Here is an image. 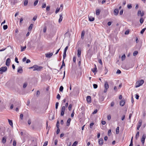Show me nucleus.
Instances as JSON below:
<instances>
[{"mask_svg": "<svg viewBox=\"0 0 146 146\" xmlns=\"http://www.w3.org/2000/svg\"><path fill=\"white\" fill-rule=\"evenodd\" d=\"M145 29H146L145 28H144L143 29H142L140 32L141 33V34H143L144 33V32Z\"/></svg>", "mask_w": 146, "mask_h": 146, "instance_id": "obj_41", "label": "nucleus"}, {"mask_svg": "<svg viewBox=\"0 0 146 146\" xmlns=\"http://www.w3.org/2000/svg\"><path fill=\"white\" fill-rule=\"evenodd\" d=\"M68 46H66L64 49V52H66V51L68 49Z\"/></svg>", "mask_w": 146, "mask_h": 146, "instance_id": "obj_61", "label": "nucleus"}, {"mask_svg": "<svg viewBox=\"0 0 146 146\" xmlns=\"http://www.w3.org/2000/svg\"><path fill=\"white\" fill-rule=\"evenodd\" d=\"M89 20L90 21H93L94 20V18L90 16L88 17Z\"/></svg>", "mask_w": 146, "mask_h": 146, "instance_id": "obj_20", "label": "nucleus"}, {"mask_svg": "<svg viewBox=\"0 0 146 146\" xmlns=\"http://www.w3.org/2000/svg\"><path fill=\"white\" fill-rule=\"evenodd\" d=\"M60 10H61L60 8H57L55 11V13H58L59 12Z\"/></svg>", "mask_w": 146, "mask_h": 146, "instance_id": "obj_32", "label": "nucleus"}, {"mask_svg": "<svg viewBox=\"0 0 146 146\" xmlns=\"http://www.w3.org/2000/svg\"><path fill=\"white\" fill-rule=\"evenodd\" d=\"M138 51H134L133 53V56H135L138 54Z\"/></svg>", "mask_w": 146, "mask_h": 146, "instance_id": "obj_37", "label": "nucleus"}, {"mask_svg": "<svg viewBox=\"0 0 146 146\" xmlns=\"http://www.w3.org/2000/svg\"><path fill=\"white\" fill-rule=\"evenodd\" d=\"M107 119L108 120H110L111 119V116L110 115H108L107 117Z\"/></svg>", "mask_w": 146, "mask_h": 146, "instance_id": "obj_49", "label": "nucleus"}, {"mask_svg": "<svg viewBox=\"0 0 146 146\" xmlns=\"http://www.w3.org/2000/svg\"><path fill=\"white\" fill-rule=\"evenodd\" d=\"M98 112V110L96 109L93 112L92 114H94Z\"/></svg>", "mask_w": 146, "mask_h": 146, "instance_id": "obj_58", "label": "nucleus"}, {"mask_svg": "<svg viewBox=\"0 0 146 146\" xmlns=\"http://www.w3.org/2000/svg\"><path fill=\"white\" fill-rule=\"evenodd\" d=\"M65 110V106H63L62 107L61 110L60 115L63 116L64 114V111Z\"/></svg>", "mask_w": 146, "mask_h": 146, "instance_id": "obj_4", "label": "nucleus"}, {"mask_svg": "<svg viewBox=\"0 0 146 146\" xmlns=\"http://www.w3.org/2000/svg\"><path fill=\"white\" fill-rule=\"evenodd\" d=\"M48 142L47 141H46L44 143L43 146H46L48 144Z\"/></svg>", "mask_w": 146, "mask_h": 146, "instance_id": "obj_54", "label": "nucleus"}, {"mask_svg": "<svg viewBox=\"0 0 146 146\" xmlns=\"http://www.w3.org/2000/svg\"><path fill=\"white\" fill-rule=\"evenodd\" d=\"M72 105L71 104H70L68 106V110L69 111H70L72 109Z\"/></svg>", "mask_w": 146, "mask_h": 146, "instance_id": "obj_43", "label": "nucleus"}, {"mask_svg": "<svg viewBox=\"0 0 146 146\" xmlns=\"http://www.w3.org/2000/svg\"><path fill=\"white\" fill-rule=\"evenodd\" d=\"M139 132H138L136 135L135 136V138L136 140H137L138 138L139 137Z\"/></svg>", "mask_w": 146, "mask_h": 146, "instance_id": "obj_24", "label": "nucleus"}, {"mask_svg": "<svg viewBox=\"0 0 146 146\" xmlns=\"http://www.w3.org/2000/svg\"><path fill=\"white\" fill-rule=\"evenodd\" d=\"M121 71L119 70H117L116 72V73L118 74H120L121 73Z\"/></svg>", "mask_w": 146, "mask_h": 146, "instance_id": "obj_55", "label": "nucleus"}, {"mask_svg": "<svg viewBox=\"0 0 146 146\" xmlns=\"http://www.w3.org/2000/svg\"><path fill=\"white\" fill-rule=\"evenodd\" d=\"M71 121L70 118H69L67 120L66 122V125L67 126H69L70 125V122Z\"/></svg>", "mask_w": 146, "mask_h": 146, "instance_id": "obj_19", "label": "nucleus"}, {"mask_svg": "<svg viewBox=\"0 0 146 146\" xmlns=\"http://www.w3.org/2000/svg\"><path fill=\"white\" fill-rule=\"evenodd\" d=\"M104 97L102 96H100L99 100L100 102H102L104 100Z\"/></svg>", "mask_w": 146, "mask_h": 146, "instance_id": "obj_17", "label": "nucleus"}, {"mask_svg": "<svg viewBox=\"0 0 146 146\" xmlns=\"http://www.w3.org/2000/svg\"><path fill=\"white\" fill-rule=\"evenodd\" d=\"M142 122L141 121H139L138 122V124L137 127V130H139L140 127L142 125Z\"/></svg>", "mask_w": 146, "mask_h": 146, "instance_id": "obj_10", "label": "nucleus"}, {"mask_svg": "<svg viewBox=\"0 0 146 146\" xmlns=\"http://www.w3.org/2000/svg\"><path fill=\"white\" fill-rule=\"evenodd\" d=\"M104 141L103 139L100 138L99 139L98 143L100 145H102L104 143Z\"/></svg>", "mask_w": 146, "mask_h": 146, "instance_id": "obj_8", "label": "nucleus"}, {"mask_svg": "<svg viewBox=\"0 0 146 146\" xmlns=\"http://www.w3.org/2000/svg\"><path fill=\"white\" fill-rule=\"evenodd\" d=\"M125 115H123L122 116L121 118V119L122 121H123L125 118Z\"/></svg>", "mask_w": 146, "mask_h": 146, "instance_id": "obj_59", "label": "nucleus"}, {"mask_svg": "<svg viewBox=\"0 0 146 146\" xmlns=\"http://www.w3.org/2000/svg\"><path fill=\"white\" fill-rule=\"evenodd\" d=\"M40 92L39 90H38L36 92V95L37 97L40 94Z\"/></svg>", "mask_w": 146, "mask_h": 146, "instance_id": "obj_50", "label": "nucleus"}, {"mask_svg": "<svg viewBox=\"0 0 146 146\" xmlns=\"http://www.w3.org/2000/svg\"><path fill=\"white\" fill-rule=\"evenodd\" d=\"M78 143V142L77 141H75L72 144V146H76V145Z\"/></svg>", "mask_w": 146, "mask_h": 146, "instance_id": "obj_35", "label": "nucleus"}, {"mask_svg": "<svg viewBox=\"0 0 146 146\" xmlns=\"http://www.w3.org/2000/svg\"><path fill=\"white\" fill-rule=\"evenodd\" d=\"M58 104H59V103L58 102H56V104L55 107H56V109L58 108Z\"/></svg>", "mask_w": 146, "mask_h": 146, "instance_id": "obj_53", "label": "nucleus"}, {"mask_svg": "<svg viewBox=\"0 0 146 146\" xmlns=\"http://www.w3.org/2000/svg\"><path fill=\"white\" fill-rule=\"evenodd\" d=\"M64 66H65V63H64V60H63V61H62V66H61V67H60V70L62 68H63V67Z\"/></svg>", "mask_w": 146, "mask_h": 146, "instance_id": "obj_30", "label": "nucleus"}, {"mask_svg": "<svg viewBox=\"0 0 146 146\" xmlns=\"http://www.w3.org/2000/svg\"><path fill=\"white\" fill-rule=\"evenodd\" d=\"M20 118L21 120H22L23 119V114H21L20 115Z\"/></svg>", "mask_w": 146, "mask_h": 146, "instance_id": "obj_56", "label": "nucleus"}, {"mask_svg": "<svg viewBox=\"0 0 146 146\" xmlns=\"http://www.w3.org/2000/svg\"><path fill=\"white\" fill-rule=\"evenodd\" d=\"M144 81L143 80H141L140 81H138L137 82L135 87L137 88L140 86L142 85L144 83Z\"/></svg>", "mask_w": 146, "mask_h": 146, "instance_id": "obj_2", "label": "nucleus"}, {"mask_svg": "<svg viewBox=\"0 0 146 146\" xmlns=\"http://www.w3.org/2000/svg\"><path fill=\"white\" fill-rule=\"evenodd\" d=\"M84 34H85V32L84 31H83L82 32V34H81V38L83 39V38H84Z\"/></svg>", "mask_w": 146, "mask_h": 146, "instance_id": "obj_26", "label": "nucleus"}, {"mask_svg": "<svg viewBox=\"0 0 146 146\" xmlns=\"http://www.w3.org/2000/svg\"><path fill=\"white\" fill-rule=\"evenodd\" d=\"M26 48V46H25L24 47L21 46V51H24L25 50V49Z\"/></svg>", "mask_w": 146, "mask_h": 146, "instance_id": "obj_28", "label": "nucleus"}, {"mask_svg": "<svg viewBox=\"0 0 146 146\" xmlns=\"http://www.w3.org/2000/svg\"><path fill=\"white\" fill-rule=\"evenodd\" d=\"M119 13V11L117 9H115L114 11V14L115 15H117Z\"/></svg>", "mask_w": 146, "mask_h": 146, "instance_id": "obj_18", "label": "nucleus"}, {"mask_svg": "<svg viewBox=\"0 0 146 146\" xmlns=\"http://www.w3.org/2000/svg\"><path fill=\"white\" fill-rule=\"evenodd\" d=\"M104 87L105 89H108L109 88V85L107 82H106L104 84Z\"/></svg>", "mask_w": 146, "mask_h": 146, "instance_id": "obj_13", "label": "nucleus"}, {"mask_svg": "<svg viewBox=\"0 0 146 146\" xmlns=\"http://www.w3.org/2000/svg\"><path fill=\"white\" fill-rule=\"evenodd\" d=\"M95 67L92 69V71L94 73L95 72H97V71H96L97 68H96V66L95 65Z\"/></svg>", "mask_w": 146, "mask_h": 146, "instance_id": "obj_23", "label": "nucleus"}, {"mask_svg": "<svg viewBox=\"0 0 146 146\" xmlns=\"http://www.w3.org/2000/svg\"><path fill=\"white\" fill-rule=\"evenodd\" d=\"M146 135L144 134H143L142 136V137L141 139V142L142 144L143 145L145 142V140L146 138Z\"/></svg>", "mask_w": 146, "mask_h": 146, "instance_id": "obj_6", "label": "nucleus"}, {"mask_svg": "<svg viewBox=\"0 0 146 146\" xmlns=\"http://www.w3.org/2000/svg\"><path fill=\"white\" fill-rule=\"evenodd\" d=\"M125 104V102L124 100H122L120 102V105L123 106H124Z\"/></svg>", "mask_w": 146, "mask_h": 146, "instance_id": "obj_14", "label": "nucleus"}, {"mask_svg": "<svg viewBox=\"0 0 146 146\" xmlns=\"http://www.w3.org/2000/svg\"><path fill=\"white\" fill-rule=\"evenodd\" d=\"M125 58V54L123 55L121 57V59L122 60H124Z\"/></svg>", "mask_w": 146, "mask_h": 146, "instance_id": "obj_42", "label": "nucleus"}, {"mask_svg": "<svg viewBox=\"0 0 146 146\" xmlns=\"http://www.w3.org/2000/svg\"><path fill=\"white\" fill-rule=\"evenodd\" d=\"M114 105V103L113 102H112L111 103V106L113 107Z\"/></svg>", "mask_w": 146, "mask_h": 146, "instance_id": "obj_62", "label": "nucleus"}, {"mask_svg": "<svg viewBox=\"0 0 146 146\" xmlns=\"http://www.w3.org/2000/svg\"><path fill=\"white\" fill-rule=\"evenodd\" d=\"M101 123L103 125H104L106 123V122L105 121H102L101 122Z\"/></svg>", "mask_w": 146, "mask_h": 146, "instance_id": "obj_63", "label": "nucleus"}, {"mask_svg": "<svg viewBox=\"0 0 146 146\" xmlns=\"http://www.w3.org/2000/svg\"><path fill=\"white\" fill-rule=\"evenodd\" d=\"M127 7V8L129 9H131L132 8V6L131 5H129V4L128 5Z\"/></svg>", "mask_w": 146, "mask_h": 146, "instance_id": "obj_57", "label": "nucleus"}, {"mask_svg": "<svg viewBox=\"0 0 146 146\" xmlns=\"http://www.w3.org/2000/svg\"><path fill=\"white\" fill-rule=\"evenodd\" d=\"M91 97L90 96H88L86 98V100L88 104H90L91 103Z\"/></svg>", "mask_w": 146, "mask_h": 146, "instance_id": "obj_12", "label": "nucleus"}, {"mask_svg": "<svg viewBox=\"0 0 146 146\" xmlns=\"http://www.w3.org/2000/svg\"><path fill=\"white\" fill-rule=\"evenodd\" d=\"M8 26L7 25H4L3 26V29L4 30H5L7 29Z\"/></svg>", "mask_w": 146, "mask_h": 146, "instance_id": "obj_40", "label": "nucleus"}, {"mask_svg": "<svg viewBox=\"0 0 146 146\" xmlns=\"http://www.w3.org/2000/svg\"><path fill=\"white\" fill-rule=\"evenodd\" d=\"M144 21V19L142 18H140V23L142 24L143 23Z\"/></svg>", "mask_w": 146, "mask_h": 146, "instance_id": "obj_34", "label": "nucleus"}, {"mask_svg": "<svg viewBox=\"0 0 146 146\" xmlns=\"http://www.w3.org/2000/svg\"><path fill=\"white\" fill-rule=\"evenodd\" d=\"M28 3V0H25L24 2V5L25 6H26L27 5Z\"/></svg>", "mask_w": 146, "mask_h": 146, "instance_id": "obj_31", "label": "nucleus"}, {"mask_svg": "<svg viewBox=\"0 0 146 146\" xmlns=\"http://www.w3.org/2000/svg\"><path fill=\"white\" fill-rule=\"evenodd\" d=\"M60 123L59 121H57L56 123V126L57 128H59Z\"/></svg>", "mask_w": 146, "mask_h": 146, "instance_id": "obj_33", "label": "nucleus"}, {"mask_svg": "<svg viewBox=\"0 0 146 146\" xmlns=\"http://www.w3.org/2000/svg\"><path fill=\"white\" fill-rule=\"evenodd\" d=\"M33 27V24H31L28 28V30L29 31L31 30L32 28Z\"/></svg>", "mask_w": 146, "mask_h": 146, "instance_id": "obj_25", "label": "nucleus"}, {"mask_svg": "<svg viewBox=\"0 0 146 146\" xmlns=\"http://www.w3.org/2000/svg\"><path fill=\"white\" fill-rule=\"evenodd\" d=\"M81 54V51L80 50L78 49V54L77 55L78 57H79L80 56Z\"/></svg>", "mask_w": 146, "mask_h": 146, "instance_id": "obj_21", "label": "nucleus"}, {"mask_svg": "<svg viewBox=\"0 0 146 146\" xmlns=\"http://www.w3.org/2000/svg\"><path fill=\"white\" fill-rule=\"evenodd\" d=\"M100 10L99 9H98L96 11V15H100Z\"/></svg>", "mask_w": 146, "mask_h": 146, "instance_id": "obj_22", "label": "nucleus"}, {"mask_svg": "<svg viewBox=\"0 0 146 146\" xmlns=\"http://www.w3.org/2000/svg\"><path fill=\"white\" fill-rule=\"evenodd\" d=\"M16 141L15 140H14L13 141V146H16Z\"/></svg>", "mask_w": 146, "mask_h": 146, "instance_id": "obj_47", "label": "nucleus"}, {"mask_svg": "<svg viewBox=\"0 0 146 146\" xmlns=\"http://www.w3.org/2000/svg\"><path fill=\"white\" fill-rule=\"evenodd\" d=\"M144 11H142V12H141V10H139L138 11L137 13L138 16H140L141 17H142L144 16Z\"/></svg>", "mask_w": 146, "mask_h": 146, "instance_id": "obj_5", "label": "nucleus"}, {"mask_svg": "<svg viewBox=\"0 0 146 146\" xmlns=\"http://www.w3.org/2000/svg\"><path fill=\"white\" fill-rule=\"evenodd\" d=\"M11 62V61L10 59L9 58H8L6 60V65L7 66H9Z\"/></svg>", "mask_w": 146, "mask_h": 146, "instance_id": "obj_7", "label": "nucleus"}, {"mask_svg": "<svg viewBox=\"0 0 146 146\" xmlns=\"http://www.w3.org/2000/svg\"><path fill=\"white\" fill-rule=\"evenodd\" d=\"M7 137L6 136H4L2 138V142L3 143H5L6 141Z\"/></svg>", "mask_w": 146, "mask_h": 146, "instance_id": "obj_15", "label": "nucleus"}, {"mask_svg": "<svg viewBox=\"0 0 146 146\" xmlns=\"http://www.w3.org/2000/svg\"><path fill=\"white\" fill-rule=\"evenodd\" d=\"M8 121L9 123V124L10 125H11V126H13V123L12 121L9 119H8Z\"/></svg>", "mask_w": 146, "mask_h": 146, "instance_id": "obj_27", "label": "nucleus"}, {"mask_svg": "<svg viewBox=\"0 0 146 146\" xmlns=\"http://www.w3.org/2000/svg\"><path fill=\"white\" fill-rule=\"evenodd\" d=\"M17 72L20 73H22L23 72L22 67L21 66L19 67L17 70Z\"/></svg>", "mask_w": 146, "mask_h": 146, "instance_id": "obj_9", "label": "nucleus"}, {"mask_svg": "<svg viewBox=\"0 0 146 146\" xmlns=\"http://www.w3.org/2000/svg\"><path fill=\"white\" fill-rule=\"evenodd\" d=\"M63 87L62 86H61L59 88V90L60 92H62L63 91Z\"/></svg>", "mask_w": 146, "mask_h": 146, "instance_id": "obj_46", "label": "nucleus"}, {"mask_svg": "<svg viewBox=\"0 0 146 146\" xmlns=\"http://www.w3.org/2000/svg\"><path fill=\"white\" fill-rule=\"evenodd\" d=\"M15 61L17 63H19V62L18 61V58L17 57H16L15 58Z\"/></svg>", "mask_w": 146, "mask_h": 146, "instance_id": "obj_51", "label": "nucleus"}, {"mask_svg": "<svg viewBox=\"0 0 146 146\" xmlns=\"http://www.w3.org/2000/svg\"><path fill=\"white\" fill-rule=\"evenodd\" d=\"M60 96L59 94H58L56 96V98L58 100H60Z\"/></svg>", "mask_w": 146, "mask_h": 146, "instance_id": "obj_48", "label": "nucleus"}, {"mask_svg": "<svg viewBox=\"0 0 146 146\" xmlns=\"http://www.w3.org/2000/svg\"><path fill=\"white\" fill-rule=\"evenodd\" d=\"M111 130L110 129L109 130L108 132V135L109 136H110L111 135Z\"/></svg>", "mask_w": 146, "mask_h": 146, "instance_id": "obj_39", "label": "nucleus"}, {"mask_svg": "<svg viewBox=\"0 0 146 146\" xmlns=\"http://www.w3.org/2000/svg\"><path fill=\"white\" fill-rule=\"evenodd\" d=\"M38 0H36L35 1V2H34V6H35L37 5V4L38 3Z\"/></svg>", "mask_w": 146, "mask_h": 146, "instance_id": "obj_36", "label": "nucleus"}, {"mask_svg": "<svg viewBox=\"0 0 146 146\" xmlns=\"http://www.w3.org/2000/svg\"><path fill=\"white\" fill-rule=\"evenodd\" d=\"M50 10V6H47L46 7V10L47 11H48Z\"/></svg>", "mask_w": 146, "mask_h": 146, "instance_id": "obj_64", "label": "nucleus"}, {"mask_svg": "<svg viewBox=\"0 0 146 146\" xmlns=\"http://www.w3.org/2000/svg\"><path fill=\"white\" fill-rule=\"evenodd\" d=\"M27 83H26V82L25 83L23 84V88H26V87H27Z\"/></svg>", "mask_w": 146, "mask_h": 146, "instance_id": "obj_38", "label": "nucleus"}, {"mask_svg": "<svg viewBox=\"0 0 146 146\" xmlns=\"http://www.w3.org/2000/svg\"><path fill=\"white\" fill-rule=\"evenodd\" d=\"M30 69H33V70L37 71H40L42 70L43 68V67L41 66H38L37 65H35L32 67L29 68Z\"/></svg>", "mask_w": 146, "mask_h": 146, "instance_id": "obj_1", "label": "nucleus"}, {"mask_svg": "<svg viewBox=\"0 0 146 146\" xmlns=\"http://www.w3.org/2000/svg\"><path fill=\"white\" fill-rule=\"evenodd\" d=\"M7 70V67L6 66L2 67L0 68V74H2L4 72H6Z\"/></svg>", "mask_w": 146, "mask_h": 146, "instance_id": "obj_3", "label": "nucleus"}, {"mask_svg": "<svg viewBox=\"0 0 146 146\" xmlns=\"http://www.w3.org/2000/svg\"><path fill=\"white\" fill-rule=\"evenodd\" d=\"M53 55V53H48L45 54L46 57V58H50Z\"/></svg>", "mask_w": 146, "mask_h": 146, "instance_id": "obj_11", "label": "nucleus"}, {"mask_svg": "<svg viewBox=\"0 0 146 146\" xmlns=\"http://www.w3.org/2000/svg\"><path fill=\"white\" fill-rule=\"evenodd\" d=\"M62 13L60 15V18L59 19L58 22L59 23H60L62 21Z\"/></svg>", "mask_w": 146, "mask_h": 146, "instance_id": "obj_16", "label": "nucleus"}, {"mask_svg": "<svg viewBox=\"0 0 146 146\" xmlns=\"http://www.w3.org/2000/svg\"><path fill=\"white\" fill-rule=\"evenodd\" d=\"M46 7V3H43L42 6V8H45Z\"/></svg>", "mask_w": 146, "mask_h": 146, "instance_id": "obj_44", "label": "nucleus"}, {"mask_svg": "<svg viewBox=\"0 0 146 146\" xmlns=\"http://www.w3.org/2000/svg\"><path fill=\"white\" fill-rule=\"evenodd\" d=\"M66 56V52H64L63 56V58L64 59Z\"/></svg>", "mask_w": 146, "mask_h": 146, "instance_id": "obj_52", "label": "nucleus"}, {"mask_svg": "<svg viewBox=\"0 0 146 146\" xmlns=\"http://www.w3.org/2000/svg\"><path fill=\"white\" fill-rule=\"evenodd\" d=\"M94 125V123H92L90 124V128H91V129L92 128V127Z\"/></svg>", "mask_w": 146, "mask_h": 146, "instance_id": "obj_60", "label": "nucleus"}, {"mask_svg": "<svg viewBox=\"0 0 146 146\" xmlns=\"http://www.w3.org/2000/svg\"><path fill=\"white\" fill-rule=\"evenodd\" d=\"M93 86L94 88L95 89H96L98 87V85L96 84H94Z\"/></svg>", "mask_w": 146, "mask_h": 146, "instance_id": "obj_45", "label": "nucleus"}, {"mask_svg": "<svg viewBox=\"0 0 146 146\" xmlns=\"http://www.w3.org/2000/svg\"><path fill=\"white\" fill-rule=\"evenodd\" d=\"M119 127H117V128L116 129V133L117 134H118L119 133Z\"/></svg>", "mask_w": 146, "mask_h": 146, "instance_id": "obj_29", "label": "nucleus"}]
</instances>
